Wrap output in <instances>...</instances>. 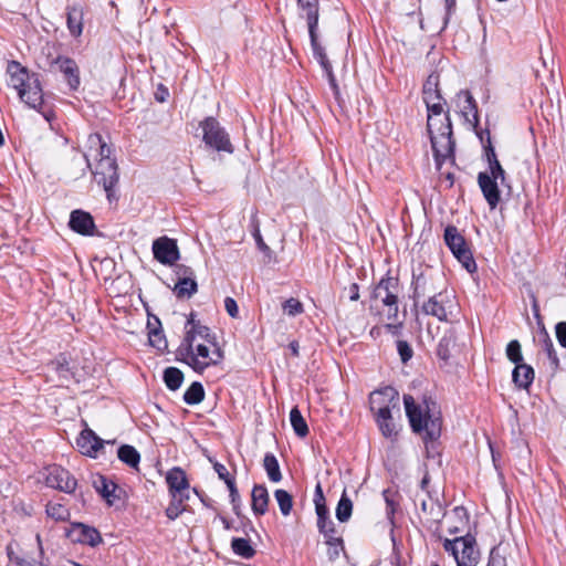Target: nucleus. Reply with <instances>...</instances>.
<instances>
[{
  "instance_id": "35",
  "label": "nucleus",
  "mask_w": 566,
  "mask_h": 566,
  "mask_svg": "<svg viewBox=\"0 0 566 566\" xmlns=\"http://www.w3.org/2000/svg\"><path fill=\"white\" fill-rule=\"evenodd\" d=\"M156 323L158 325H160V322L158 318H156ZM150 326H151V324H150V322H148V328H149L148 340H149L150 346L155 347L159 352H165L168 347V343H167L166 336H165L161 327L158 326V327L151 328Z\"/></svg>"
},
{
  "instance_id": "50",
  "label": "nucleus",
  "mask_w": 566,
  "mask_h": 566,
  "mask_svg": "<svg viewBox=\"0 0 566 566\" xmlns=\"http://www.w3.org/2000/svg\"><path fill=\"white\" fill-rule=\"evenodd\" d=\"M461 95L465 98V105L462 108V113L468 116L469 114H472L475 123H478V106L476 102L473 98L472 94L469 91H461Z\"/></svg>"
},
{
  "instance_id": "2",
  "label": "nucleus",
  "mask_w": 566,
  "mask_h": 566,
  "mask_svg": "<svg viewBox=\"0 0 566 566\" xmlns=\"http://www.w3.org/2000/svg\"><path fill=\"white\" fill-rule=\"evenodd\" d=\"M177 359L187 364L196 373L202 374L210 366L219 365L224 358V352L218 345L209 344L199 337L184 336L176 350Z\"/></svg>"
},
{
  "instance_id": "19",
  "label": "nucleus",
  "mask_w": 566,
  "mask_h": 566,
  "mask_svg": "<svg viewBox=\"0 0 566 566\" xmlns=\"http://www.w3.org/2000/svg\"><path fill=\"white\" fill-rule=\"evenodd\" d=\"M497 180L499 179L492 178L488 172H479L478 175L479 187L491 209H495L501 201Z\"/></svg>"
},
{
  "instance_id": "6",
  "label": "nucleus",
  "mask_w": 566,
  "mask_h": 566,
  "mask_svg": "<svg viewBox=\"0 0 566 566\" xmlns=\"http://www.w3.org/2000/svg\"><path fill=\"white\" fill-rule=\"evenodd\" d=\"M419 306L424 315L436 317L440 322H452L458 304L447 290H440L419 303Z\"/></svg>"
},
{
  "instance_id": "45",
  "label": "nucleus",
  "mask_w": 566,
  "mask_h": 566,
  "mask_svg": "<svg viewBox=\"0 0 566 566\" xmlns=\"http://www.w3.org/2000/svg\"><path fill=\"white\" fill-rule=\"evenodd\" d=\"M382 496L386 502L387 518L391 524H394L395 513L398 507V502L396 500L397 493L390 489H386L382 491Z\"/></svg>"
},
{
  "instance_id": "12",
  "label": "nucleus",
  "mask_w": 566,
  "mask_h": 566,
  "mask_svg": "<svg viewBox=\"0 0 566 566\" xmlns=\"http://www.w3.org/2000/svg\"><path fill=\"white\" fill-rule=\"evenodd\" d=\"M154 259L163 265H174L180 259L177 241L166 235L160 237L153 242Z\"/></svg>"
},
{
  "instance_id": "33",
  "label": "nucleus",
  "mask_w": 566,
  "mask_h": 566,
  "mask_svg": "<svg viewBox=\"0 0 566 566\" xmlns=\"http://www.w3.org/2000/svg\"><path fill=\"white\" fill-rule=\"evenodd\" d=\"M118 459L130 468L137 469L140 462V454L135 447L123 444L117 450Z\"/></svg>"
},
{
  "instance_id": "57",
  "label": "nucleus",
  "mask_w": 566,
  "mask_h": 566,
  "mask_svg": "<svg viewBox=\"0 0 566 566\" xmlns=\"http://www.w3.org/2000/svg\"><path fill=\"white\" fill-rule=\"evenodd\" d=\"M35 538H36V543H38V547H39L40 560L28 562V560L22 559V560L18 562L19 566H49V564L44 562V551H43L40 534H36Z\"/></svg>"
},
{
  "instance_id": "32",
  "label": "nucleus",
  "mask_w": 566,
  "mask_h": 566,
  "mask_svg": "<svg viewBox=\"0 0 566 566\" xmlns=\"http://www.w3.org/2000/svg\"><path fill=\"white\" fill-rule=\"evenodd\" d=\"M539 345L542 352L547 356L549 360L552 371H556L559 368V358L554 348L553 340L547 333H544L539 337Z\"/></svg>"
},
{
  "instance_id": "54",
  "label": "nucleus",
  "mask_w": 566,
  "mask_h": 566,
  "mask_svg": "<svg viewBox=\"0 0 566 566\" xmlns=\"http://www.w3.org/2000/svg\"><path fill=\"white\" fill-rule=\"evenodd\" d=\"M283 310L290 316H296L304 311L303 304L294 297H291L284 302Z\"/></svg>"
},
{
  "instance_id": "36",
  "label": "nucleus",
  "mask_w": 566,
  "mask_h": 566,
  "mask_svg": "<svg viewBox=\"0 0 566 566\" xmlns=\"http://www.w3.org/2000/svg\"><path fill=\"white\" fill-rule=\"evenodd\" d=\"M263 467L266 471L268 478L272 482H280L282 480V473L276 457L273 453H265L263 459Z\"/></svg>"
},
{
  "instance_id": "21",
  "label": "nucleus",
  "mask_w": 566,
  "mask_h": 566,
  "mask_svg": "<svg viewBox=\"0 0 566 566\" xmlns=\"http://www.w3.org/2000/svg\"><path fill=\"white\" fill-rule=\"evenodd\" d=\"M93 485L96 492L107 502L108 505H114L120 500L123 490L112 480H108L104 475H97Z\"/></svg>"
},
{
  "instance_id": "29",
  "label": "nucleus",
  "mask_w": 566,
  "mask_h": 566,
  "mask_svg": "<svg viewBox=\"0 0 566 566\" xmlns=\"http://www.w3.org/2000/svg\"><path fill=\"white\" fill-rule=\"evenodd\" d=\"M66 24L71 35L78 38L83 31V10L77 7H69Z\"/></svg>"
},
{
  "instance_id": "17",
  "label": "nucleus",
  "mask_w": 566,
  "mask_h": 566,
  "mask_svg": "<svg viewBox=\"0 0 566 566\" xmlns=\"http://www.w3.org/2000/svg\"><path fill=\"white\" fill-rule=\"evenodd\" d=\"M315 511L317 515V528L326 538V544L328 546L336 545L343 547V538L336 536V527L334 522L329 518L328 507L326 505H321L319 509H316Z\"/></svg>"
},
{
  "instance_id": "59",
  "label": "nucleus",
  "mask_w": 566,
  "mask_h": 566,
  "mask_svg": "<svg viewBox=\"0 0 566 566\" xmlns=\"http://www.w3.org/2000/svg\"><path fill=\"white\" fill-rule=\"evenodd\" d=\"M224 308L230 317L237 318L239 316V307L233 297L227 296L224 298Z\"/></svg>"
},
{
  "instance_id": "25",
  "label": "nucleus",
  "mask_w": 566,
  "mask_h": 566,
  "mask_svg": "<svg viewBox=\"0 0 566 566\" xmlns=\"http://www.w3.org/2000/svg\"><path fill=\"white\" fill-rule=\"evenodd\" d=\"M297 6L305 12L310 36L317 35L319 19L318 0H297Z\"/></svg>"
},
{
  "instance_id": "20",
  "label": "nucleus",
  "mask_w": 566,
  "mask_h": 566,
  "mask_svg": "<svg viewBox=\"0 0 566 566\" xmlns=\"http://www.w3.org/2000/svg\"><path fill=\"white\" fill-rule=\"evenodd\" d=\"M69 226L74 232L82 235H93L95 231V222L92 214L81 209L71 212Z\"/></svg>"
},
{
  "instance_id": "46",
  "label": "nucleus",
  "mask_w": 566,
  "mask_h": 566,
  "mask_svg": "<svg viewBox=\"0 0 566 566\" xmlns=\"http://www.w3.org/2000/svg\"><path fill=\"white\" fill-rule=\"evenodd\" d=\"M507 359L513 363L515 366L518 364H523V355L521 344L517 339L511 340L505 350Z\"/></svg>"
},
{
  "instance_id": "61",
  "label": "nucleus",
  "mask_w": 566,
  "mask_h": 566,
  "mask_svg": "<svg viewBox=\"0 0 566 566\" xmlns=\"http://www.w3.org/2000/svg\"><path fill=\"white\" fill-rule=\"evenodd\" d=\"M403 323L401 321H390L384 325V328L392 336H399L401 334Z\"/></svg>"
},
{
  "instance_id": "43",
  "label": "nucleus",
  "mask_w": 566,
  "mask_h": 566,
  "mask_svg": "<svg viewBox=\"0 0 566 566\" xmlns=\"http://www.w3.org/2000/svg\"><path fill=\"white\" fill-rule=\"evenodd\" d=\"M189 499V495H171V501L166 509V516L174 521L176 520L184 511V502Z\"/></svg>"
},
{
  "instance_id": "24",
  "label": "nucleus",
  "mask_w": 566,
  "mask_h": 566,
  "mask_svg": "<svg viewBox=\"0 0 566 566\" xmlns=\"http://www.w3.org/2000/svg\"><path fill=\"white\" fill-rule=\"evenodd\" d=\"M428 111V120L427 127L428 130H433L436 127L440 126V122L446 120V123H451L449 113L444 112L446 101L437 99L430 103H424Z\"/></svg>"
},
{
  "instance_id": "51",
  "label": "nucleus",
  "mask_w": 566,
  "mask_h": 566,
  "mask_svg": "<svg viewBox=\"0 0 566 566\" xmlns=\"http://www.w3.org/2000/svg\"><path fill=\"white\" fill-rule=\"evenodd\" d=\"M420 506L423 514L432 517H438L442 511L440 503L432 499H429V501L422 500Z\"/></svg>"
},
{
  "instance_id": "56",
  "label": "nucleus",
  "mask_w": 566,
  "mask_h": 566,
  "mask_svg": "<svg viewBox=\"0 0 566 566\" xmlns=\"http://www.w3.org/2000/svg\"><path fill=\"white\" fill-rule=\"evenodd\" d=\"M397 350L403 364L408 363L413 356V350L407 340H397Z\"/></svg>"
},
{
  "instance_id": "55",
  "label": "nucleus",
  "mask_w": 566,
  "mask_h": 566,
  "mask_svg": "<svg viewBox=\"0 0 566 566\" xmlns=\"http://www.w3.org/2000/svg\"><path fill=\"white\" fill-rule=\"evenodd\" d=\"M488 566H506V558L502 554L500 545L491 549Z\"/></svg>"
},
{
  "instance_id": "18",
  "label": "nucleus",
  "mask_w": 566,
  "mask_h": 566,
  "mask_svg": "<svg viewBox=\"0 0 566 566\" xmlns=\"http://www.w3.org/2000/svg\"><path fill=\"white\" fill-rule=\"evenodd\" d=\"M104 444L105 441L87 427L80 432L76 439V447L78 451L83 455L90 458H97V454L103 449Z\"/></svg>"
},
{
  "instance_id": "15",
  "label": "nucleus",
  "mask_w": 566,
  "mask_h": 566,
  "mask_svg": "<svg viewBox=\"0 0 566 566\" xmlns=\"http://www.w3.org/2000/svg\"><path fill=\"white\" fill-rule=\"evenodd\" d=\"M66 537L73 543L90 545L92 547L102 543L101 533L92 526L83 523H73L66 532Z\"/></svg>"
},
{
  "instance_id": "39",
  "label": "nucleus",
  "mask_w": 566,
  "mask_h": 566,
  "mask_svg": "<svg viewBox=\"0 0 566 566\" xmlns=\"http://www.w3.org/2000/svg\"><path fill=\"white\" fill-rule=\"evenodd\" d=\"M231 548L235 555L245 559H250L255 555V549L250 544V541L242 537H233Z\"/></svg>"
},
{
  "instance_id": "7",
  "label": "nucleus",
  "mask_w": 566,
  "mask_h": 566,
  "mask_svg": "<svg viewBox=\"0 0 566 566\" xmlns=\"http://www.w3.org/2000/svg\"><path fill=\"white\" fill-rule=\"evenodd\" d=\"M443 548L451 553L457 562V566H476L480 552L476 548V541L472 534L446 539Z\"/></svg>"
},
{
  "instance_id": "13",
  "label": "nucleus",
  "mask_w": 566,
  "mask_h": 566,
  "mask_svg": "<svg viewBox=\"0 0 566 566\" xmlns=\"http://www.w3.org/2000/svg\"><path fill=\"white\" fill-rule=\"evenodd\" d=\"M45 483L49 488L65 493H73L77 486L76 479L64 468L51 465L48 468Z\"/></svg>"
},
{
  "instance_id": "30",
  "label": "nucleus",
  "mask_w": 566,
  "mask_h": 566,
  "mask_svg": "<svg viewBox=\"0 0 566 566\" xmlns=\"http://www.w3.org/2000/svg\"><path fill=\"white\" fill-rule=\"evenodd\" d=\"M422 98L424 103H430L432 101L442 99L440 90H439V74L431 73L422 87Z\"/></svg>"
},
{
  "instance_id": "49",
  "label": "nucleus",
  "mask_w": 566,
  "mask_h": 566,
  "mask_svg": "<svg viewBox=\"0 0 566 566\" xmlns=\"http://www.w3.org/2000/svg\"><path fill=\"white\" fill-rule=\"evenodd\" d=\"M227 486L229 490L232 510L235 515L240 516V514H241V497H240L239 491L237 489L235 480L227 481Z\"/></svg>"
},
{
  "instance_id": "1",
  "label": "nucleus",
  "mask_w": 566,
  "mask_h": 566,
  "mask_svg": "<svg viewBox=\"0 0 566 566\" xmlns=\"http://www.w3.org/2000/svg\"><path fill=\"white\" fill-rule=\"evenodd\" d=\"M403 405L410 427L415 433L424 431V441H434L441 434L442 419L437 402L430 396H422L417 402L411 395H403Z\"/></svg>"
},
{
  "instance_id": "34",
  "label": "nucleus",
  "mask_w": 566,
  "mask_h": 566,
  "mask_svg": "<svg viewBox=\"0 0 566 566\" xmlns=\"http://www.w3.org/2000/svg\"><path fill=\"white\" fill-rule=\"evenodd\" d=\"M310 40H311V46H312L314 57L318 61V63L325 71L326 75H328L329 72H333V67H332L331 62L327 59L325 49L318 42V34L310 36Z\"/></svg>"
},
{
  "instance_id": "37",
  "label": "nucleus",
  "mask_w": 566,
  "mask_h": 566,
  "mask_svg": "<svg viewBox=\"0 0 566 566\" xmlns=\"http://www.w3.org/2000/svg\"><path fill=\"white\" fill-rule=\"evenodd\" d=\"M198 291L196 280H178L174 287V293L177 298H190Z\"/></svg>"
},
{
  "instance_id": "40",
  "label": "nucleus",
  "mask_w": 566,
  "mask_h": 566,
  "mask_svg": "<svg viewBox=\"0 0 566 566\" xmlns=\"http://www.w3.org/2000/svg\"><path fill=\"white\" fill-rule=\"evenodd\" d=\"M164 381L168 389L176 391L184 381V373L177 367H167L164 370Z\"/></svg>"
},
{
  "instance_id": "42",
  "label": "nucleus",
  "mask_w": 566,
  "mask_h": 566,
  "mask_svg": "<svg viewBox=\"0 0 566 566\" xmlns=\"http://www.w3.org/2000/svg\"><path fill=\"white\" fill-rule=\"evenodd\" d=\"M352 513H353V502L348 497L346 491H344L338 503H337V506H336V512H335L336 518L340 523H345L350 518Z\"/></svg>"
},
{
  "instance_id": "9",
  "label": "nucleus",
  "mask_w": 566,
  "mask_h": 566,
  "mask_svg": "<svg viewBox=\"0 0 566 566\" xmlns=\"http://www.w3.org/2000/svg\"><path fill=\"white\" fill-rule=\"evenodd\" d=\"M200 127L203 132L202 139L207 146L217 151H224L228 154H232L234 151L229 134L214 117H206L200 122Z\"/></svg>"
},
{
  "instance_id": "10",
  "label": "nucleus",
  "mask_w": 566,
  "mask_h": 566,
  "mask_svg": "<svg viewBox=\"0 0 566 566\" xmlns=\"http://www.w3.org/2000/svg\"><path fill=\"white\" fill-rule=\"evenodd\" d=\"M443 237L447 247L451 250L452 254L463 265V268L470 273L475 272L476 263L468 248L465 239L460 234L457 227L448 226L444 229Z\"/></svg>"
},
{
  "instance_id": "44",
  "label": "nucleus",
  "mask_w": 566,
  "mask_h": 566,
  "mask_svg": "<svg viewBox=\"0 0 566 566\" xmlns=\"http://www.w3.org/2000/svg\"><path fill=\"white\" fill-rule=\"evenodd\" d=\"M275 500L279 504L280 511L284 516H287L293 507V497L292 495L282 489H277L274 492Z\"/></svg>"
},
{
  "instance_id": "64",
  "label": "nucleus",
  "mask_w": 566,
  "mask_h": 566,
  "mask_svg": "<svg viewBox=\"0 0 566 566\" xmlns=\"http://www.w3.org/2000/svg\"><path fill=\"white\" fill-rule=\"evenodd\" d=\"M344 292H346L350 301L355 302L359 300V285L357 283H352Z\"/></svg>"
},
{
  "instance_id": "16",
  "label": "nucleus",
  "mask_w": 566,
  "mask_h": 566,
  "mask_svg": "<svg viewBox=\"0 0 566 566\" xmlns=\"http://www.w3.org/2000/svg\"><path fill=\"white\" fill-rule=\"evenodd\" d=\"M56 69L63 75L71 91H76L81 84L80 69L76 62L67 56L59 55L50 62V70Z\"/></svg>"
},
{
  "instance_id": "63",
  "label": "nucleus",
  "mask_w": 566,
  "mask_h": 566,
  "mask_svg": "<svg viewBox=\"0 0 566 566\" xmlns=\"http://www.w3.org/2000/svg\"><path fill=\"white\" fill-rule=\"evenodd\" d=\"M314 504H315V510L319 509L321 505H326L325 496H324V493H323V489H322L321 482H318L316 484V486H315Z\"/></svg>"
},
{
  "instance_id": "26",
  "label": "nucleus",
  "mask_w": 566,
  "mask_h": 566,
  "mask_svg": "<svg viewBox=\"0 0 566 566\" xmlns=\"http://www.w3.org/2000/svg\"><path fill=\"white\" fill-rule=\"evenodd\" d=\"M375 421L385 438L396 440L398 436V427L394 421L391 411L389 409H380L378 416H375Z\"/></svg>"
},
{
  "instance_id": "22",
  "label": "nucleus",
  "mask_w": 566,
  "mask_h": 566,
  "mask_svg": "<svg viewBox=\"0 0 566 566\" xmlns=\"http://www.w3.org/2000/svg\"><path fill=\"white\" fill-rule=\"evenodd\" d=\"M185 336L199 337L209 344L216 343V335L210 327L203 325L199 319H196L195 312H191L185 324Z\"/></svg>"
},
{
  "instance_id": "4",
  "label": "nucleus",
  "mask_w": 566,
  "mask_h": 566,
  "mask_svg": "<svg viewBox=\"0 0 566 566\" xmlns=\"http://www.w3.org/2000/svg\"><path fill=\"white\" fill-rule=\"evenodd\" d=\"M401 287L397 276L387 274L375 286L371 297L374 301H379L387 307L386 317L388 321H397L399 314V294Z\"/></svg>"
},
{
  "instance_id": "23",
  "label": "nucleus",
  "mask_w": 566,
  "mask_h": 566,
  "mask_svg": "<svg viewBox=\"0 0 566 566\" xmlns=\"http://www.w3.org/2000/svg\"><path fill=\"white\" fill-rule=\"evenodd\" d=\"M170 495H188L189 482L186 472L178 467L170 469L166 475Z\"/></svg>"
},
{
  "instance_id": "31",
  "label": "nucleus",
  "mask_w": 566,
  "mask_h": 566,
  "mask_svg": "<svg viewBox=\"0 0 566 566\" xmlns=\"http://www.w3.org/2000/svg\"><path fill=\"white\" fill-rule=\"evenodd\" d=\"M455 334L453 331L447 332L443 337L439 340L437 346V355L443 361H448L452 355V350L455 347Z\"/></svg>"
},
{
  "instance_id": "47",
  "label": "nucleus",
  "mask_w": 566,
  "mask_h": 566,
  "mask_svg": "<svg viewBox=\"0 0 566 566\" xmlns=\"http://www.w3.org/2000/svg\"><path fill=\"white\" fill-rule=\"evenodd\" d=\"M45 512L49 517L55 521H64L70 515L67 509L60 503H48Z\"/></svg>"
},
{
  "instance_id": "60",
  "label": "nucleus",
  "mask_w": 566,
  "mask_h": 566,
  "mask_svg": "<svg viewBox=\"0 0 566 566\" xmlns=\"http://www.w3.org/2000/svg\"><path fill=\"white\" fill-rule=\"evenodd\" d=\"M213 469H214L216 473L218 474L219 479L224 481L226 484H227V481H229V480H235L234 476L228 472L227 468L223 464L216 462L213 464Z\"/></svg>"
},
{
  "instance_id": "58",
  "label": "nucleus",
  "mask_w": 566,
  "mask_h": 566,
  "mask_svg": "<svg viewBox=\"0 0 566 566\" xmlns=\"http://www.w3.org/2000/svg\"><path fill=\"white\" fill-rule=\"evenodd\" d=\"M175 273L178 276V280H195L193 270L185 264H177Z\"/></svg>"
},
{
  "instance_id": "52",
  "label": "nucleus",
  "mask_w": 566,
  "mask_h": 566,
  "mask_svg": "<svg viewBox=\"0 0 566 566\" xmlns=\"http://www.w3.org/2000/svg\"><path fill=\"white\" fill-rule=\"evenodd\" d=\"M483 134L484 133H481L479 134V137L483 144V149H484V156H485V159H486V163H491L493 160H496L497 159V156H496V153H495V149L492 145V142H491V136H490V132L489 130H485V134H486V140L484 142V137H483Z\"/></svg>"
},
{
  "instance_id": "38",
  "label": "nucleus",
  "mask_w": 566,
  "mask_h": 566,
  "mask_svg": "<svg viewBox=\"0 0 566 566\" xmlns=\"http://www.w3.org/2000/svg\"><path fill=\"white\" fill-rule=\"evenodd\" d=\"M290 422L296 436L304 438L308 434V426L297 407L290 411Z\"/></svg>"
},
{
  "instance_id": "28",
  "label": "nucleus",
  "mask_w": 566,
  "mask_h": 566,
  "mask_svg": "<svg viewBox=\"0 0 566 566\" xmlns=\"http://www.w3.org/2000/svg\"><path fill=\"white\" fill-rule=\"evenodd\" d=\"M269 492L265 485L256 484L251 493V509L255 515H264L269 505Z\"/></svg>"
},
{
  "instance_id": "41",
  "label": "nucleus",
  "mask_w": 566,
  "mask_h": 566,
  "mask_svg": "<svg viewBox=\"0 0 566 566\" xmlns=\"http://www.w3.org/2000/svg\"><path fill=\"white\" fill-rule=\"evenodd\" d=\"M205 399V389L201 382L193 381L184 394V401L193 406L200 403Z\"/></svg>"
},
{
  "instance_id": "5",
  "label": "nucleus",
  "mask_w": 566,
  "mask_h": 566,
  "mask_svg": "<svg viewBox=\"0 0 566 566\" xmlns=\"http://www.w3.org/2000/svg\"><path fill=\"white\" fill-rule=\"evenodd\" d=\"M428 132L437 168L440 170L441 165L447 159H451L454 163L455 142L452 138V124L442 120L440 126Z\"/></svg>"
},
{
  "instance_id": "27",
  "label": "nucleus",
  "mask_w": 566,
  "mask_h": 566,
  "mask_svg": "<svg viewBox=\"0 0 566 566\" xmlns=\"http://www.w3.org/2000/svg\"><path fill=\"white\" fill-rule=\"evenodd\" d=\"M535 373L532 366L517 364L512 371V380L517 389H528L534 381Z\"/></svg>"
},
{
  "instance_id": "53",
  "label": "nucleus",
  "mask_w": 566,
  "mask_h": 566,
  "mask_svg": "<svg viewBox=\"0 0 566 566\" xmlns=\"http://www.w3.org/2000/svg\"><path fill=\"white\" fill-rule=\"evenodd\" d=\"M489 171H486L492 178L500 179L501 184L504 185L506 180V174L503 169L502 165L500 164L499 159L493 160L488 164Z\"/></svg>"
},
{
  "instance_id": "48",
  "label": "nucleus",
  "mask_w": 566,
  "mask_h": 566,
  "mask_svg": "<svg viewBox=\"0 0 566 566\" xmlns=\"http://www.w3.org/2000/svg\"><path fill=\"white\" fill-rule=\"evenodd\" d=\"M88 142L91 144V148L93 146H96L98 149V156H99V159H105V158H112L111 157V147L103 140L102 136L98 135V134H95V135H91L90 138H88Z\"/></svg>"
},
{
  "instance_id": "62",
  "label": "nucleus",
  "mask_w": 566,
  "mask_h": 566,
  "mask_svg": "<svg viewBox=\"0 0 566 566\" xmlns=\"http://www.w3.org/2000/svg\"><path fill=\"white\" fill-rule=\"evenodd\" d=\"M556 337L560 346L566 348V322H560L555 327Z\"/></svg>"
},
{
  "instance_id": "11",
  "label": "nucleus",
  "mask_w": 566,
  "mask_h": 566,
  "mask_svg": "<svg viewBox=\"0 0 566 566\" xmlns=\"http://www.w3.org/2000/svg\"><path fill=\"white\" fill-rule=\"evenodd\" d=\"M94 180L102 186L108 201L115 198V187L119 181L118 166L115 158L98 159L93 171Z\"/></svg>"
},
{
  "instance_id": "3",
  "label": "nucleus",
  "mask_w": 566,
  "mask_h": 566,
  "mask_svg": "<svg viewBox=\"0 0 566 566\" xmlns=\"http://www.w3.org/2000/svg\"><path fill=\"white\" fill-rule=\"evenodd\" d=\"M7 72L10 76V85L18 91L21 101L29 107L43 113V90L39 75L29 74L28 70L17 61L8 63Z\"/></svg>"
},
{
  "instance_id": "14",
  "label": "nucleus",
  "mask_w": 566,
  "mask_h": 566,
  "mask_svg": "<svg viewBox=\"0 0 566 566\" xmlns=\"http://www.w3.org/2000/svg\"><path fill=\"white\" fill-rule=\"evenodd\" d=\"M370 410L374 416H378L380 409L397 408L399 410V395L398 391L390 386L375 390L369 396Z\"/></svg>"
},
{
  "instance_id": "8",
  "label": "nucleus",
  "mask_w": 566,
  "mask_h": 566,
  "mask_svg": "<svg viewBox=\"0 0 566 566\" xmlns=\"http://www.w3.org/2000/svg\"><path fill=\"white\" fill-rule=\"evenodd\" d=\"M419 272L413 270L412 272V281L411 289L412 294L411 298L413 300V305L419 306V301L422 297H429L430 295H434L440 291L439 282H441V276L438 273H434L432 269H418Z\"/></svg>"
}]
</instances>
